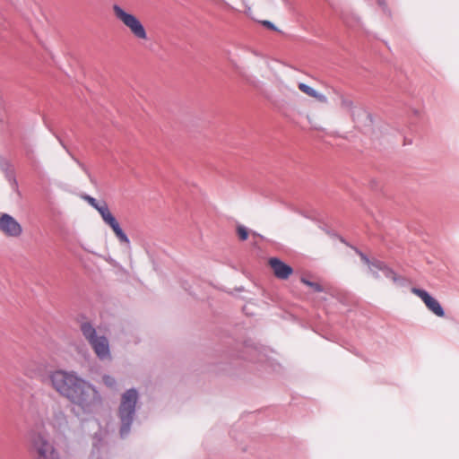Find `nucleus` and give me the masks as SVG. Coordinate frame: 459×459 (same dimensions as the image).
I'll return each instance as SVG.
<instances>
[{"instance_id":"nucleus-1","label":"nucleus","mask_w":459,"mask_h":459,"mask_svg":"<svg viewBox=\"0 0 459 459\" xmlns=\"http://www.w3.org/2000/svg\"><path fill=\"white\" fill-rule=\"evenodd\" d=\"M48 382L59 395L84 414H94L102 405V397L97 387L74 370H52L48 376Z\"/></svg>"},{"instance_id":"nucleus-2","label":"nucleus","mask_w":459,"mask_h":459,"mask_svg":"<svg viewBox=\"0 0 459 459\" xmlns=\"http://www.w3.org/2000/svg\"><path fill=\"white\" fill-rule=\"evenodd\" d=\"M80 329L96 357L101 361H110L112 355L108 339L104 334L99 333L90 322L82 323Z\"/></svg>"},{"instance_id":"nucleus-3","label":"nucleus","mask_w":459,"mask_h":459,"mask_svg":"<svg viewBox=\"0 0 459 459\" xmlns=\"http://www.w3.org/2000/svg\"><path fill=\"white\" fill-rule=\"evenodd\" d=\"M138 399L139 394L134 388L128 389L121 395L118 417L121 421L120 435L122 437H126L130 431Z\"/></svg>"},{"instance_id":"nucleus-4","label":"nucleus","mask_w":459,"mask_h":459,"mask_svg":"<svg viewBox=\"0 0 459 459\" xmlns=\"http://www.w3.org/2000/svg\"><path fill=\"white\" fill-rule=\"evenodd\" d=\"M112 11L115 18L121 22L136 39L139 41H146L149 39L147 30L139 17L117 4L112 5Z\"/></svg>"},{"instance_id":"nucleus-5","label":"nucleus","mask_w":459,"mask_h":459,"mask_svg":"<svg viewBox=\"0 0 459 459\" xmlns=\"http://www.w3.org/2000/svg\"><path fill=\"white\" fill-rule=\"evenodd\" d=\"M84 199L88 204L96 209L100 214L105 224L109 226L120 243L129 246L130 240L126 234L121 229L118 221L115 216L111 213L108 204L105 202L99 203L95 198L86 195Z\"/></svg>"},{"instance_id":"nucleus-6","label":"nucleus","mask_w":459,"mask_h":459,"mask_svg":"<svg viewBox=\"0 0 459 459\" xmlns=\"http://www.w3.org/2000/svg\"><path fill=\"white\" fill-rule=\"evenodd\" d=\"M30 452L37 455L39 452H48L56 449L54 443L48 437V433L41 430H33L30 434Z\"/></svg>"},{"instance_id":"nucleus-7","label":"nucleus","mask_w":459,"mask_h":459,"mask_svg":"<svg viewBox=\"0 0 459 459\" xmlns=\"http://www.w3.org/2000/svg\"><path fill=\"white\" fill-rule=\"evenodd\" d=\"M362 261L368 265L370 273L375 278H379L378 272H382L383 274L392 280L394 283H398L402 279L396 275V273L389 268L384 262L379 260L369 261V259L363 254H359Z\"/></svg>"},{"instance_id":"nucleus-8","label":"nucleus","mask_w":459,"mask_h":459,"mask_svg":"<svg viewBox=\"0 0 459 459\" xmlns=\"http://www.w3.org/2000/svg\"><path fill=\"white\" fill-rule=\"evenodd\" d=\"M0 231L6 237L19 238L22 233V227L10 214L0 213Z\"/></svg>"},{"instance_id":"nucleus-9","label":"nucleus","mask_w":459,"mask_h":459,"mask_svg":"<svg viewBox=\"0 0 459 459\" xmlns=\"http://www.w3.org/2000/svg\"><path fill=\"white\" fill-rule=\"evenodd\" d=\"M334 93L337 95L339 100V106L342 111H345L351 115L353 120L360 115H366V111L362 107L356 105L351 97L334 90Z\"/></svg>"},{"instance_id":"nucleus-10","label":"nucleus","mask_w":459,"mask_h":459,"mask_svg":"<svg viewBox=\"0 0 459 459\" xmlns=\"http://www.w3.org/2000/svg\"><path fill=\"white\" fill-rule=\"evenodd\" d=\"M411 292L418 296L424 302L428 309L437 316L443 317L445 316L444 309L440 303L425 290L413 287L411 288Z\"/></svg>"},{"instance_id":"nucleus-11","label":"nucleus","mask_w":459,"mask_h":459,"mask_svg":"<svg viewBox=\"0 0 459 459\" xmlns=\"http://www.w3.org/2000/svg\"><path fill=\"white\" fill-rule=\"evenodd\" d=\"M269 264L271 268L273 269L275 276L279 279L285 280L289 278V276L292 273L293 270L292 268L284 264L282 261H281L278 258H271L269 260Z\"/></svg>"},{"instance_id":"nucleus-12","label":"nucleus","mask_w":459,"mask_h":459,"mask_svg":"<svg viewBox=\"0 0 459 459\" xmlns=\"http://www.w3.org/2000/svg\"><path fill=\"white\" fill-rule=\"evenodd\" d=\"M23 372L24 375L30 378H38L43 380L45 377L43 366L35 361L28 363L24 367Z\"/></svg>"},{"instance_id":"nucleus-13","label":"nucleus","mask_w":459,"mask_h":459,"mask_svg":"<svg viewBox=\"0 0 459 459\" xmlns=\"http://www.w3.org/2000/svg\"><path fill=\"white\" fill-rule=\"evenodd\" d=\"M67 418L62 411H57L53 415L50 424L59 432H64L67 428Z\"/></svg>"},{"instance_id":"nucleus-14","label":"nucleus","mask_w":459,"mask_h":459,"mask_svg":"<svg viewBox=\"0 0 459 459\" xmlns=\"http://www.w3.org/2000/svg\"><path fill=\"white\" fill-rule=\"evenodd\" d=\"M34 459H61L57 449L49 450L48 452H39L32 455Z\"/></svg>"},{"instance_id":"nucleus-15","label":"nucleus","mask_w":459,"mask_h":459,"mask_svg":"<svg viewBox=\"0 0 459 459\" xmlns=\"http://www.w3.org/2000/svg\"><path fill=\"white\" fill-rule=\"evenodd\" d=\"M298 87L303 93H305L307 96L312 97V98L314 97V95L316 92V91L315 89H313L312 87H310L303 82L299 83Z\"/></svg>"},{"instance_id":"nucleus-16","label":"nucleus","mask_w":459,"mask_h":459,"mask_svg":"<svg viewBox=\"0 0 459 459\" xmlns=\"http://www.w3.org/2000/svg\"><path fill=\"white\" fill-rule=\"evenodd\" d=\"M102 382L106 386L110 388H114L117 384L116 379L108 375H105L102 377Z\"/></svg>"},{"instance_id":"nucleus-17","label":"nucleus","mask_w":459,"mask_h":459,"mask_svg":"<svg viewBox=\"0 0 459 459\" xmlns=\"http://www.w3.org/2000/svg\"><path fill=\"white\" fill-rule=\"evenodd\" d=\"M238 235L241 240H246L248 237V230L246 227L239 225L237 228Z\"/></svg>"},{"instance_id":"nucleus-18","label":"nucleus","mask_w":459,"mask_h":459,"mask_svg":"<svg viewBox=\"0 0 459 459\" xmlns=\"http://www.w3.org/2000/svg\"><path fill=\"white\" fill-rule=\"evenodd\" d=\"M301 281H302L304 284H306V285H307V286H309V287L313 288L316 291H318V292L323 291V288L321 287V285H319V284H318V283H316V282H312V281H308V280H307V279H305V278H302V279H301Z\"/></svg>"},{"instance_id":"nucleus-19","label":"nucleus","mask_w":459,"mask_h":459,"mask_svg":"<svg viewBox=\"0 0 459 459\" xmlns=\"http://www.w3.org/2000/svg\"><path fill=\"white\" fill-rule=\"evenodd\" d=\"M313 98L321 103H324V104L328 103V98L325 95H324L318 91L316 92V94L314 95Z\"/></svg>"},{"instance_id":"nucleus-20","label":"nucleus","mask_w":459,"mask_h":459,"mask_svg":"<svg viewBox=\"0 0 459 459\" xmlns=\"http://www.w3.org/2000/svg\"><path fill=\"white\" fill-rule=\"evenodd\" d=\"M261 23L270 29V30H277L276 27L274 26V24L273 22H271L270 21H262Z\"/></svg>"},{"instance_id":"nucleus-21","label":"nucleus","mask_w":459,"mask_h":459,"mask_svg":"<svg viewBox=\"0 0 459 459\" xmlns=\"http://www.w3.org/2000/svg\"><path fill=\"white\" fill-rule=\"evenodd\" d=\"M242 2L247 4V0H242Z\"/></svg>"}]
</instances>
